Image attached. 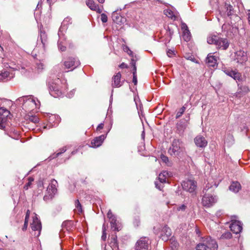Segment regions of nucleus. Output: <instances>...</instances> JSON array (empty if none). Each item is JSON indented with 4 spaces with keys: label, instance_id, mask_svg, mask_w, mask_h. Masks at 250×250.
<instances>
[{
    "label": "nucleus",
    "instance_id": "1",
    "mask_svg": "<svg viewBox=\"0 0 250 250\" xmlns=\"http://www.w3.org/2000/svg\"><path fill=\"white\" fill-rule=\"evenodd\" d=\"M208 43L215 44L218 49L226 50L229 46V42L226 38H223L217 35H210L207 38Z\"/></svg>",
    "mask_w": 250,
    "mask_h": 250
},
{
    "label": "nucleus",
    "instance_id": "24",
    "mask_svg": "<svg viewBox=\"0 0 250 250\" xmlns=\"http://www.w3.org/2000/svg\"><path fill=\"white\" fill-rule=\"evenodd\" d=\"M206 62L209 66L214 67L217 65V59L211 53L208 54L206 59Z\"/></svg>",
    "mask_w": 250,
    "mask_h": 250
},
{
    "label": "nucleus",
    "instance_id": "57",
    "mask_svg": "<svg viewBox=\"0 0 250 250\" xmlns=\"http://www.w3.org/2000/svg\"><path fill=\"white\" fill-rule=\"evenodd\" d=\"M173 54V51H172V50H169L167 52V55L169 57H171L172 56Z\"/></svg>",
    "mask_w": 250,
    "mask_h": 250
},
{
    "label": "nucleus",
    "instance_id": "28",
    "mask_svg": "<svg viewBox=\"0 0 250 250\" xmlns=\"http://www.w3.org/2000/svg\"><path fill=\"white\" fill-rule=\"evenodd\" d=\"M187 123L182 121L179 122L176 125L177 130L179 133H183L187 126Z\"/></svg>",
    "mask_w": 250,
    "mask_h": 250
},
{
    "label": "nucleus",
    "instance_id": "20",
    "mask_svg": "<svg viewBox=\"0 0 250 250\" xmlns=\"http://www.w3.org/2000/svg\"><path fill=\"white\" fill-rule=\"evenodd\" d=\"M106 138L104 135H102L99 137H96L91 142V146L92 147H97L101 146Z\"/></svg>",
    "mask_w": 250,
    "mask_h": 250
},
{
    "label": "nucleus",
    "instance_id": "43",
    "mask_svg": "<svg viewBox=\"0 0 250 250\" xmlns=\"http://www.w3.org/2000/svg\"><path fill=\"white\" fill-rule=\"evenodd\" d=\"M28 120L29 122L36 124L39 122V118L36 116H31L29 117Z\"/></svg>",
    "mask_w": 250,
    "mask_h": 250
},
{
    "label": "nucleus",
    "instance_id": "60",
    "mask_svg": "<svg viewBox=\"0 0 250 250\" xmlns=\"http://www.w3.org/2000/svg\"><path fill=\"white\" fill-rule=\"evenodd\" d=\"M51 127V126L50 125H43V129H47V128H50Z\"/></svg>",
    "mask_w": 250,
    "mask_h": 250
},
{
    "label": "nucleus",
    "instance_id": "10",
    "mask_svg": "<svg viewBox=\"0 0 250 250\" xmlns=\"http://www.w3.org/2000/svg\"><path fill=\"white\" fill-rule=\"evenodd\" d=\"M224 72L227 75L231 77L233 79L239 82L242 81V75L238 71L233 70L231 69L225 68L223 69Z\"/></svg>",
    "mask_w": 250,
    "mask_h": 250
},
{
    "label": "nucleus",
    "instance_id": "48",
    "mask_svg": "<svg viewBox=\"0 0 250 250\" xmlns=\"http://www.w3.org/2000/svg\"><path fill=\"white\" fill-rule=\"evenodd\" d=\"M161 158L162 160L163 161V162H164L166 164H167V163L168 162V158L167 156H166L164 155H162L161 156Z\"/></svg>",
    "mask_w": 250,
    "mask_h": 250
},
{
    "label": "nucleus",
    "instance_id": "12",
    "mask_svg": "<svg viewBox=\"0 0 250 250\" xmlns=\"http://www.w3.org/2000/svg\"><path fill=\"white\" fill-rule=\"evenodd\" d=\"M224 72L227 75L231 77L233 79L239 82L242 81V75L238 71L233 70L231 69L225 68L223 69Z\"/></svg>",
    "mask_w": 250,
    "mask_h": 250
},
{
    "label": "nucleus",
    "instance_id": "44",
    "mask_svg": "<svg viewBox=\"0 0 250 250\" xmlns=\"http://www.w3.org/2000/svg\"><path fill=\"white\" fill-rule=\"evenodd\" d=\"M28 182L26 183L24 186V189L25 190H27L29 188V187L30 186V185L32 184V182L34 181V179L32 177H29L28 178Z\"/></svg>",
    "mask_w": 250,
    "mask_h": 250
},
{
    "label": "nucleus",
    "instance_id": "58",
    "mask_svg": "<svg viewBox=\"0 0 250 250\" xmlns=\"http://www.w3.org/2000/svg\"><path fill=\"white\" fill-rule=\"evenodd\" d=\"M38 186L39 188H43V182L42 181H40L38 184Z\"/></svg>",
    "mask_w": 250,
    "mask_h": 250
},
{
    "label": "nucleus",
    "instance_id": "50",
    "mask_svg": "<svg viewBox=\"0 0 250 250\" xmlns=\"http://www.w3.org/2000/svg\"><path fill=\"white\" fill-rule=\"evenodd\" d=\"M28 225V221L24 220V223L23 227L22 228V230L23 231H25L27 230V227Z\"/></svg>",
    "mask_w": 250,
    "mask_h": 250
},
{
    "label": "nucleus",
    "instance_id": "46",
    "mask_svg": "<svg viewBox=\"0 0 250 250\" xmlns=\"http://www.w3.org/2000/svg\"><path fill=\"white\" fill-rule=\"evenodd\" d=\"M101 20L103 23H105L107 21V17L106 14L103 13L101 15Z\"/></svg>",
    "mask_w": 250,
    "mask_h": 250
},
{
    "label": "nucleus",
    "instance_id": "47",
    "mask_svg": "<svg viewBox=\"0 0 250 250\" xmlns=\"http://www.w3.org/2000/svg\"><path fill=\"white\" fill-rule=\"evenodd\" d=\"M58 47L61 51H64L66 50V47L62 44V42L58 41Z\"/></svg>",
    "mask_w": 250,
    "mask_h": 250
},
{
    "label": "nucleus",
    "instance_id": "23",
    "mask_svg": "<svg viewBox=\"0 0 250 250\" xmlns=\"http://www.w3.org/2000/svg\"><path fill=\"white\" fill-rule=\"evenodd\" d=\"M86 4L90 9L95 11L99 13H101L102 11V9L96 4L93 0H87Z\"/></svg>",
    "mask_w": 250,
    "mask_h": 250
},
{
    "label": "nucleus",
    "instance_id": "39",
    "mask_svg": "<svg viewBox=\"0 0 250 250\" xmlns=\"http://www.w3.org/2000/svg\"><path fill=\"white\" fill-rule=\"evenodd\" d=\"M187 104H185L180 109L179 111L176 114V118L178 119L183 115L187 108Z\"/></svg>",
    "mask_w": 250,
    "mask_h": 250
},
{
    "label": "nucleus",
    "instance_id": "16",
    "mask_svg": "<svg viewBox=\"0 0 250 250\" xmlns=\"http://www.w3.org/2000/svg\"><path fill=\"white\" fill-rule=\"evenodd\" d=\"M121 74L120 72L117 73L114 75L112 79V86L113 87H121L124 83V81H121Z\"/></svg>",
    "mask_w": 250,
    "mask_h": 250
},
{
    "label": "nucleus",
    "instance_id": "3",
    "mask_svg": "<svg viewBox=\"0 0 250 250\" xmlns=\"http://www.w3.org/2000/svg\"><path fill=\"white\" fill-rule=\"evenodd\" d=\"M151 242L146 237H142L136 243L135 250H149Z\"/></svg>",
    "mask_w": 250,
    "mask_h": 250
},
{
    "label": "nucleus",
    "instance_id": "14",
    "mask_svg": "<svg viewBox=\"0 0 250 250\" xmlns=\"http://www.w3.org/2000/svg\"><path fill=\"white\" fill-rule=\"evenodd\" d=\"M250 91V89L246 85H242L238 84L237 91L234 94V96L239 99L241 98L243 95L247 94Z\"/></svg>",
    "mask_w": 250,
    "mask_h": 250
},
{
    "label": "nucleus",
    "instance_id": "33",
    "mask_svg": "<svg viewBox=\"0 0 250 250\" xmlns=\"http://www.w3.org/2000/svg\"><path fill=\"white\" fill-rule=\"evenodd\" d=\"M213 186L215 188H216L218 186V184L216 183H214L212 180H210L208 183L206 184V186L204 188L203 190V192L204 193H206V192L210 188H212Z\"/></svg>",
    "mask_w": 250,
    "mask_h": 250
},
{
    "label": "nucleus",
    "instance_id": "32",
    "mask_svg": "<svg viewBox=\"0 0 250 250\" xmlns=\"http://www.w3.org/2000/svg\"><path fill=\"white\" fill-rule=\"evenodd\" d=\"M10 112L9 110L3 107H0V118L3 120L4 118H7L10 115Z\"/></svg>",
    "mask_w": 250,
    "mask_h": 250
},
{
    "label": "nucleus",
    "instance_id": "5",
    "mask_svg": "<svg viewBox=\"0 0 250 250\" xmlns=\"http://www.w3.org/2000/svg\"><path fill=\"white\" fill-rule=\"evenodd\" d=\"M182 186L184 190L190 193L193 192L196 188V182L193 180H186L182 183Z\"/></svg>",
    "mask_w": 250,
    "mask_h": 250
},
{
    "label": "nucleus",
    "instance_id": "27",
    "mask_svg": "<svg viewBox=\"0 0 250 250\" xmlns=\"http://www.w3.org/2000/svg\"><path fill=\"white\" fill-rule=\"evenodd\" d=\"M229 188L234 193H237L241 189V186L238 182H233L230 185Z\"/></svg>",
    "mask_w": 250,
    "mask_h": 250
},
{
    "label": "nucleus",
    "instance_id": "37",
    "mask_svg": "<svg viewBox=\"0 0 250 250\" xmlns=\"http://www.w3.org/2000/svg\"><path fill=\"white\" fill-rule=\"evenodd\" d=\"M73 222L71 221H67L63 222L62 224V226L63 228H66V229L68 230L71 229L72 227Z\"/></svg>",
    "mask_w": 250,
    "mask_h": 250
},
{
    "label": "nucleus",
    "instance_id": "29",
    "mask_svg": "<svg viewBox=\"0 0 250 250\" xmlns=\"http://www.w3.org/2000/svg\"><path fill=\"white\" fill-rule=\"evenodd\" d=\"M39 41H41L43 47H45V45L47 44V35L44 31H41L39 37Z\"/></svg>",
    "mask_w": 250,
    "mask_h": 250
},
{
    "label": "nucleus",
    "instance_id": "15",
    "mask_svg": "<svg viewBox=\"0 0 250 250\" xmlns=\"http://www.w3.org/2000/svg\"><path fill=\"white\" fill-rule=\"evenodd\" d=\"M229 228L231 231L234 233L238 234L242 230V224L239 221H232L229 226Z\"/></svg>",
    "mask_w": 250,
    "mask_h": 250
},
{
    "label": "nucleus",
    "instance_id": "30",
    "mask_svg": "<svg viewBox=\"0 0 250 250\" xmlns=\"http://www.w3.org/2000/svg\"><path fill=\"white\" fill-rule=\"evenodd\" d=\"M168 172L167 171H164L161 173L158 177V179L161 183H164L166 182L167 178L168 177Z\"/></svg>",
    "mask_w": 250,
    "mask_h": 250
},
{
    "label": "nucleus",
    "instance_id": "56",
    "mask_svg": "<svg viewBox=\"0 0 250 250\" xmlns=\"http://www.w3.org/2000/svg\"><path fill=\"white\" fill-rule=\"evenodd\" d=\"M119 67L121 68H127V65L125 63V62H122L120 65H119Z\"/></svg>",
    "mask_w": 250,
    "mask_h": 250
},
{
    "label": "nucleus",
    "instance_id": "51",
    "mask_svg": "<svg viewBox=\"0 0 250 250\" xmlns=\"http://www.w3.org/2000/svg\"><path fill=\"white\" fill-rule=\"evenodd\" d=\"M112 241L111 242V243H113V246H117V236L115 235V236H114L112 238Z\"/></svg>",
    "mask_w": 250,
    "mask_h": 250
},
{
    "label": "nucleus",
    "instance_id": "45",
    "mask_svg": "<svg viewBox=\"0 0 250 250\" xmlns=\"http://www.w3.org/2000/svg\"><path fill=\"white\" fill-rule=\"evenodd\" d=\"M231 236H232V235H231V233L229 231H227V232H226L225 233H223L222 235L221 238L229 239L231 237Z\"/></svg>",
    "mask_w": 250,
    "mask_h": 250
},
{
    "label": "nucleus",
    "instance_id": "8",
    "mask_svg": "<svg viewBox=\"0 0 250 250\" xmlns=\"http://www.w3.org/2000/svg\"><path fill=\"white\" fill-rule=\"evenodd\" d=\"M19 100L20 101L23 100V106L29 110L33 109L34 107L37 106L35 100L31 97L21 98L19 99Z\"/></svg>",
    "mask_w": 250,
    "mask_h": 250
},
{
    "label": "nucleus",
    "instance_id": "52",
    "mask_svg": "<svg viewBox=\"0 0 250 250\" xmlns=\"http://www.w3.org/2000/svg\"><path fill=\"white\" fill-rule=\"evenodd\" d=\"M44 65L42 63H39L37 64V68L39 70H42L43 69Z\"/></svg>",
    "mask_w": 250,
    "mask_h": 250
},
{
    "label": "nucleus",
    "instance_id": "31",
    "mask_svg": "<svg viewBox=\"0 0 250 250\" xmlns=\"http://www.w3.org/2000/svg\"><path fill=\"white\" fill-rule=\"evenodd\" d=\"M186 27V29L183 31V38L186 42H188L190 40L191 35L188 29V26L185 24L183 28Z\"/></svg>",
    "mask_w": 250,
    "mask_h": 250
},
{
    "label": "nucleus",
    "instance_id": "62",
    "mask_svg": "<svg viewBox=\"0 0 250 250\" xmlns=\"http://www.w3.org/2000/svg\"><path fill=\"white\" fill-rule=\"evenodd\" d=\"M102 229H103V231H104V232L106 231V229H105L104 224L103 225Z\"/></svg>",
    "mask_w": 250,
    "mask_h": 250
},
{
    "label": "nucleus",
    "instance_id": "22",
    "mask_svg": "<svg viewBox=\"0 0 250 250\" xmlns=\"http://www.w3.org/2000/svg\"><path fill=\"white\" fill-rule=\"evenodd\" d=\"M71 18L69 17H66L63 20L58 32L59 37H60L61 35H62V30L66 29L67 25L71 23Z\"/></svg>",
    "mask_w": 250,
    "mask_h": 250
},
{
    "label": "nucleus",
    "instance_id": "18",
    "mask_svg": "<svg viewBox=\"0 0 250 250\" xmlns=\"http://www.w3.org/2000/svg\"><path fill=\"white\" fill-rule=\"evenodd\" d=\"M50 94L54 97H58L62 95V90L56 84L53 83L49 86Z\"/></svg>",
    "mask_w": 250,
    "mask_h": 250
},
{
    "label": "nucleus",
    "instance_id": "34",
    "mask_svg": "<svg viewBox=\"0 0 250 250\" xmlns=\"http://www.w3.org/2000/svg\"><path fill=\"white\" fill-rule=\"evenodd\" d=\"M225 8L226 9V12L228 16L232 15L234 13V10L233 6L230 4H226Z\"/></svg>",
    "mask_w": 250,
    "mask_h": 250
},
{
    "label": "nucleus",
    "instance_id": "41",
    "mask_svg": "<svg viewBox=\"0 0 250 250\" xmlns=\"http://www.w3.org/2000/svg\"><path fill=\"white\" fill-rule=\"evenodd\" d=\"M66 150V146H64L61 148H60L58 152H57L56 154H54L53 156V158H56L60 156L61 154L65 152Z\"/></svg>",
    "mask_w": 250,
    "mask_h": 250
},
{
    "label": "nucleus",
    "instance_id": "21",
    "mask_svg": "<svg viewBox=\"0 0 250 250\" xmlns=\"http://www.w3.org/2000/svg\"><path fill=\"white\" fill-rule=\"evenodd\" d=\"M195 145L200 147H205L207 146L208 142L205 138L200 135L196 136L194 139Z\"/></svg>",
    "mask_w": 250,
    "mask_h": 250
},
{
    "label": "nucleus",
    "instance_id": "2",
    "mask_svg": "<svg viewBox=\"0 0 250 250\" xmlns=\"http://www.w3.org/2000/svg\"><path fill=\"white\" fill-rule=\"evenodd\" d=\"M218 201L217 196L205 193L202 199V204L205 208L213 206Z\"/></svg>",
    "mask_w": 250,
    "mask_h": 250
},
{
    "label": "nucleus",
    "instance_id": "53",
    "mask_svg": "<svg viewBox=\"0 0 250 250\" xmlns=\"http://www.w3.org/2000/svg\"><path fill=\"white\" fill-rule=\"evenodd\" d=\"M30 210H27V211H26V215H25V220H27V221L29 220V216H30Z\"/></svg>",
    "mask_w": 250,
    "mask_h": 250
},
{
    "label": "nucleus",
    "instance_id": "61",
    "mask_svg": "<svg viewBox=\"0 0 250 250\" xmlns=\"http://www.w3.org/2000/svg\"><path fill=\"white\" fill-rule=\"evenodd\" d=\"M155 186H156V187L157 188H158V189H160V190H161V186H159V185H158V183H157L156 182H155Z\"/></svg>",
    "mask_w": 250,
    "mask_h": 250
},
{
    "label": "nucleus",
    "instance_id": "7",
    "mask_svg": "<svg viewBox=\"0 0 250 250\" xmlns=\"http://www.w3.org/2000/svg\"><path fill=\"white\" fill-rule=\"evenodd\" d=\"M234 60L237 62L243 64L248 60L247 53L242 50H238L234 53Z\"/></svg>",
    "mask_w": 250,
    "mask_h": 250
},
{
    "label": "nucleus",
    "instance_id": "38",
    "mask_svg": "<svg viewBox=\"0 0 250 250\" xmlns=\"http://www.w3.org/2000/svg\"><path fill=\"white\" fill-rule=\"evenodd\" d=\"M75 205L76 207L75 210H77L79 213H82L83 212L82 206L78 199L75 201Z\"/></svg>",
    "mask_w": 250,
    "mask_h": 250
},
{
    "label": "nucleus",
    "instance_id": "25",
    "mask_svg": "<svg viewBox=\"0 0 250 250\" xmlns=\"http://www.w3.org/2000/svg\"><path fill=\"white\" fill-rule=\"evenodd\" d=\"M12 77V74H10L7 71L0 72V81H7L10 80Z\"/></svg>",
    "mask_w": 250,
    "mask_h": 250
},
{
    "label": "nucleus",
    "instance_id": "40",
    "mask_svg": "<svg viewBox=\"0 0 250 250\" xmlns=\"http://www.w3.org/2000/svg\"><path fill=\"white\" fill-rule=\"evenodd\" d=\"M187 208V206L185 204H182L180 206H176L174 207V210L176 212L178 211H184Z\"/></svg>",
    "mask_w": 250,
    "mask_h": 250
},
{
    "label": "nucleus",
    "instance_id": "55",
    "mask_svg": "<svg viewBox=\"0 0 250 250\" xmlns=\"http://www.w3.org/2000/svg\"><path fill=\"white\" fill-rule=\"evenodd\" d=\"M104 125L103 123L99 124L97 127V129H96L97 130L99 131V130H101L102 129H103L104 127Z\"/></svg>",
    "mask_w": 250,
    "mask_h": 250
},
{
    "label": "nucleus",
    "instance_id": "42",
    "mask_svg": "<svg viewBox=\"0 0 250 250\" xmlns=\"http://www.w3.org/2000/svg\"><path fill=\"white\" fill-rule=\"evenodd\" d=\"M196 250H207V246L204 244L203 240L202 241V242L197 245Z\"/></svg>",
    "mask_w": 250,
    "mask_h": 250
},
{
    "label": "nucleus",
    "instance_id": "17",
    "mask_svg": "<svg viewBox=\"0 0 250 250\" xmlns=\"http://www.w3.org/2000/svg\"><path fill=\"white\" fill-rule=\"evenodd\" d=\"M171 235V229L167 225L164 226L161 231V238L165 241H167Z\"/></svg>",
    "mask_w": 250,
    "mask_h": 250
},
{
    "label": "nucleus",
    "instance_id": "19",
    "mask_svg": "<svg viewBox=\"0 0 250 250\" xmlns=\"http://www.w3.org/2000/svg\"><path fill=\"white\" fill-rule=\"evenodd\" d=\"M107 217L109 219V222L110 223L111 227L112 229L116 231H119V229L117 227V219L116 217L113 215L111 211V210H109L107 214Z\"/></svg>",
    "mask_w": 250,
    "mask_h": 250
},
{
    "label": "nucleus",
    "instance_id": "13",
    "mask_svg": "<svg viewBox=\"0 0 250 250\" xmlns=\"http://www.w3.org/2000/svg\"><path fill=\"white\" fill-rule=\"evenodd\" d=\"M203 242L207 246V249L210 250H217L218 245L214 239H212L210 237L208 236L203 239Z\"/></svg>",
    "mask_w": 250,
    "mask_h": 250
},
{
    "label": "nucleus",
    "instance_id": "11",
    "mask_svg": "<svg viewBox=\"0 0 250 250\" xmlns=\"http://www.w3.org/2000/svg\"><path fill=\"white\" fill-rule=\"evenodd\" d=\"M224 72L227 75L231 77L233 79L239 82L242 81V75L238 71L233 70L231 69L225 68L223 69Z\"/></svg>",
    "mask_w": 250,
    "mask_h": 250
},
{
    "label": "nucleus",
    "instance_id": "6",
    "mask_svg": "<svg viewBox=\"0 0 250 250\" xmlns=\"http://www.w3.org/2000/svg\"><path fill=\"white\" fill-rule=\"evenodd\" d=\"M31 227L32 230L37 231V233H35V235L37 237H39L42 230V225L41 222L37 217L36 214H35V216L33 217V221L31 224Z\"/></svg>",
    "mask_w": 250,
    "mask_h": 250
},
{
    "label": "nucleus",
    "instance_id": "64",
    "mask_svg": "<svg viewBox=\"0 0 250 250\" xmlns=\"http://www.w3.org/2000/svg\"><path fill=\"white\" fill-rule=\"evenodd\" d=\"M100 3H103L104 1V0H97Z\"/></svg>",
    "mask_w": 250,
    "mask_h": 250
},
{
    "label": "nucleus",
    "instance_id": "63",
    "mask_svg": "<svg viewBox=\"0 0 250 250\" xmlns=\"http://www.w3.org/2000/svg\"><path fill=\"white\" fill-rule=\"evenodd\" d=\"M142 138L143 139H144V138H145V132H144V131H143V133L142 134Z\"/></svg>",
    "mask_w": 250,
    "mask_h": 250
},
{
    "label": "nucleus",
    "instance_id": "9",
    "mask_svg": "<svg viewBox=\"0 0 250 250\" xmlns=\"http://www.w3.org/2000/svg\"><path fill=\"white\" fill-rule=\"evenodd\" d=\"M80 64V62L77 58H69L64 62V65L66 68L73 70Z\"/></svg>",
    "mask_w": 250,
    "mask_h": 250
},
{
    "label": "nucleus",
    "instance_id": "54",
    "mask_svg": "<svg viewBox=\"0 0 250 250\" xmlns=\"http://www.w3.org/2000/svg\"><path fill=\"white\" fill-rule=\"evenodd\" d=\"M101 238L103 240L105 241L106 238V233L104 231H103V234L101 237Z\"/></svg>",
    "mask_w": 250,
    "mask_h": 250
},
{
    "label": "nucleus",
    "instance_id": "36",
    "mask_svg": "<svg viewBox=\"0 0 250 250\" xmlns=\"http://www.w3.org/2000/svg\"><path fill=\"white\" fill-rule=\"evenodd\" d=\"M164 13L168 18L171 19L175 20L176 17L175 16L173 12L171 10L168 9H166L164 10Z\"/></svg>",
    "mask_w": 250,
    "mask_h": 250
},
{
    "label": "nucleus",
    "instance_id": "59",
    "mask_svg": "<svg viewBox=\"0 0 250 250\" xmlns=\"http://www.w3.org/2000/svg\"><path fill=\"white\" fill-rule=\"evenodd\" d=\"M2 120L0 121V128L1 129H3L5 127V126L3 125V123H2Z\"/></svg>",
    "mask_w": 250,
    "mask_h": 250
},
{
    "label": "nucleus",
    "instance_id": "35",
    "mask_svg": "<svg viewBox=\"0 0 250 250\" xmlns=\"http://www.w3.org/2000/svg\"><path fill=\"white\" fill-rule=\"evenodd\" d=\"M132 65L133 66L132 82L134 84V85H136L137 84V79L136 67L135 65V62L133 61L132 62Z\"/></svg>",
    "mask_w": 250,
    "mask_h": 250
},
{
    "label": "nucleus",
    "instance_id": "26",
    "mask_svg": "<svg viewBox=\"0 0 250 250\" xmlns=\"http://www.w3.org/2000/svg\"><path fill=\"white\" fill-rule=\"evenodd\" d=\"M57 185V181L55 179L51 180V182L48 187L49 192H50V195L52 196L54 194L57 190L56 186Z\"/></svg>",
    "mask_w": 250,
    "mask_h": 250
},
{
    "label": "nucleus",
    "instance_id": "49",
    "mask_svg": "<svg viewBox=\"0 0 250 250\" xmlns=\"http://www.w3.org/2000/svg\"><path fill=\"white\" fill-rule=\"evenodd\" d=\"M4 103H8V104H11V101L7 100L5 99H1L0 98V106L2 104Z\"/></svg>",
    "mask_w": 250,
    "mask_h": 250
},
{
    "label": "nucleus",
    "instance_id": "4",
    "mask_svg": "<svg viewBox=\"0 0 250 250\" xmlns=\"http://www.w3.org/2000/svg\"><path fill=\"white\" fill-rule=\"evenodd\" d=\"M182 150L181 142L178 139H174L168 152L171 156H177L179 155Z\"/></svg>",
    "mask_w": 250,
    "mask_h": 250
}]
</instances>
